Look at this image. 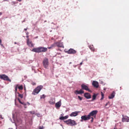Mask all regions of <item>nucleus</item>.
Instances as JSON below:
<instances>
[{
	"instance_id": "1",
	"label": "nucleus",
	"mask_w": 129,
	"mask_h": 129,
	"mask_svg": "<svg viewBox=\"0 0 129 129\" xmlns=\"http://www.w3.org/2000/svg\"><path fill=\"white\" fill-rule=\"evenodd\" d=\"M68 125H70L71 126H74L77 125V123L76 122L73 120L69 119L66 121H64Z\"/></svg>"
},
{
	"instance_id": "2",
	"label": "nucleus",
	"mask_w": 129,
	"mask_h": 129,
	"mask_svg": "<svg viewBox=\"0 0 129 129\" xmlns=\"http://www.w3.org/2000/svg\"><path fill=\"white\" fill-rule=\"evenodd\" d=\"M43 87V86L41 85L38 86L34 90L32 94L35 95L38 93Z\"/></svg>"
},
{
	"instance_id": "3",
	"label": "nucleus",
	"mask_w": 129,
	"mask_h": 129,
	"mask_svg": "<svg viewBox=\"0 0 129 129\" xmlns=\"http://www.w3.org/2000/svg\"><path fill=\"white\" fill-rule=\"evenodd\" d=\"M0 78L4 80L8 81L10 82H11V80L9 79L8 77L5 74L0 75Z\"/></svg>"
},
{
	"instance_id": "4",
	"label": "nucleus",
	"mask_w": 129,
	"mask_h": 129,
	"mask_svg": "<svg viewBox=\"0 0 129 129\" xmlns=\"http://www.w3.org/2000/svg\"><path fill=\"white\" fill-rule=\"evenodd\" d=\"M43 63L44 67L47 68L49 65L48 59L47 58H45L43 60Z\"/></svg>"
},
{
	"instance_id": "5",
	"label": "nucleus",
	"mask_w": 129,
	"mask_h": 129,
	"mask_svg": "<svg viewBox=\"0 0 129 129\" xmlns=\"http://www.w3.org/2000/svg\"><path fill=\"white\" fill-rule=\"evenodd\" d=\"M81 87L82 89H84L90 92H91V91L89 89L88 87L84 84H82L81 85Z\"/></svg>"
},
{
	"instance_id": "6",
	"label": "nucleus",
	"mask_w": 129,
	"mask_h": 129,
	"mask_svg": "<svg viewBox=\"0 0 129 129\" xmlns=\"http://www.w3.org/2000/svg\"><path fill=\"white\" fill-rule=\"evenodd\" d=\"M65 52L69 54H74L76 52V50L72 48H70L68 51H66Z\"/></svg>"
},
{
	"instance_id": "7",
	"label": "nucleus",
	"mask_w": 129,
	"mask_h": 129,
	"mask_svg": "<svg viewBox=\"0 0 129 129\" xmlns=\"http://www.w3.org/2000/svg\"><path fill=\"white\" fill-rule=\"evenodd\" d=\"M98 111L97 110H93L90 112L88 114L90 118L91 116H95L97 113Z\"/></svg>"
},
{
	"instance_id": "8",
	"label": "nucleus",
	"mask_w": 129,
	"mask_h": 129,
	"mask_svg": "<svg viewBox=\"0 0 129 129\" xmlns=\"http://www.w3.org/2000/svg\"><path fill=\"white\" fill-rule=\"evenodd\" d=\"M81 119L82 120H88L90 118V117L89 116V115H84L82 116L81 117Z\"/></svg>"
},
{
	"instance_id": "9",
	"label": "nucleus",
	"mask_w": 129,
	"mask_h": 129,
	"mask_svg": "<svg viewBox=\"0 0 129 129\" xmlns=\"http://www.w3.org/2000/svg\"><path fill=\"white\" fill-rule=\"evenodd\" d=\"M92 84L93 86L95 87L98 88L99 87V83L97 81H93L92 82Z\"/></svg>"
},
{
	"instance_id": "10",
	"label": "nucleus",
	"mask_w": 129,
	"mask_h": 129,
	"mask_svg": "<svg viewBox=\"0 0 129 129\" xmlns=\"http://www.w3.org/2000/svg\"><path fill=\"white\" fill-rule=\"evenodd\" d=\"M61 100H60L59 101L56 103L55 104V107L57 109H58L61 106Z\"/></svg>"
},
{
	"instance_id": "11",
	"label": "nucleus",
	"mask_w": 129,
	"mask_h": 129,
	"mask_svg": "<svg viewBox=\"0 0 129 129\" xmlns=\"http://www.w3.org/2000/svg\"><path fill=\"white\" fill-rule=\"evenodd\" d=\"M27 44L28 46L30 47H33L34 46V45L32 43V42L31 41H29V38L27 39Z\"/></svg>"
},
{
	"instance_id": "12",
	"label": "nucleus",
	"mask_w": 129,
	"mask_h": 129,
	"mask_svg": "<svg viewBox=\"0 0 129 129\" xmlns=\"http://www.w3.org/2000/svg\"><path fill=\"white\" fill-rule=\"evenodd\" d=\"M56 46L58 47H64L62 43L60 42H56Z\"/></svg>"
},
{
	"instance_id": "13",
	"label": "nucleus",
	"mask_w": 129,
	"mask_h": 129,
	"mask_svg": "<svg viewBox=\"0 0 129 129\" xmlns=\"http://www.w3.org/2000/svg\"><path fill=\"white\" fill-rule=\"evenodd\" d=\"M55 99L51 98L49 101V103L51 105H53L55 104Z\"/></svg>"
},
{
	"instance_id": "14",
	"label": "nucleus",
	"mask_w": 129,
	"mask_h": 129,
	"mask_svg": "<svg viewBox=\"0 0 129 129\" xmlns=\"http://www.w3.org/2000/svg\"><path fill=\"white\" fill-rule=\"evenodd\" d=\"M79 112V111H75L72 112L70 115L71 117L76 116L78 115V113Z\"/></svg>"
},
{
	"instance_id": "15",
	"label": "nucleus",
	"mask_w": 129,
	"mask_h": 129,
	"mask_svg": "<svg viewBox=\"0 0 129 129\" xmlns=\"http://www.w3.org/2000/svg\"><path fill=\"white\" fill-rule=\"evenodd\" d=\"M40 52H45L47 50V48L46 47H40Z\"/></svg>"
},
{
	"instance_id": "16",
	"label": "nucleus",
	"mask_w": 129,
	"mask_h": 129,
	"mask_svg": "<svg viewBox=\"0 0 129 129\" xmlns=\"http://www.w3.org/2000/svg\"><path fill=\"white\" fill-rule=\"evenodd\" d=\"M84 96L87 99H89L91 98L90 94L88 93H85L84 94Z\"/></svg>"
},
{
	"instance_id": "17",
	"label": "nucleus",
	"mask_w": 129,
	"mask_h": 129,
	"mask_svg": "<svg viewBox=\"0 0 129 129\" xmlns=\"http://www.w3.org/2000/svg\"><path fill=\"white\" fill-rule=\"evenodd\" d=\"M32 51L36 53H39L40 52L39 47L37 48H34L33 49Z\"/></svg>"
},
{
	"instance_id": "18",
	"label": "nucleus",
	"mask_w": 129,
	"mask_h": 129,
	"mask_svg": "<svg viewBox=\"0 0 129 129\" xmlns=\"http://www.w3.org/2000/svg\"><path fill=\"white\" fill-rule=\"evenodd\" d=\"M115 92L113 91L112 93L109 96V98L110 99H112L113 98L115 95Z\"/></svg>"
},
{
	"instance_id": "19",
	"label": "nucleus",
	"mask_w": 129,
	"mask_h": 129,
	"mask_svg": "<svg viewBox=\"0 0 129 129\" xmlns=\"http://www.w3.org/2000/svg\"><path fill=\"white\" fill-rule=\"evenodd\" d=\"M122 121L123 122H129V118L123 117L122 118Z\"/></svg>"
},
{
	"instance_id": "20",
	"label": "nucleus",
	"mask_w": 129,
	"mask_h": 129,
	"mask_svg": "<svg viewBox=\"0 0 129 129\" xmlns=\"http://www.w3.org/2000/svg\"><path fill=\"white\" fill-rule=\"evenodd\" d=\"M76 94H82L84 93V91L82 90H80L79 91L76 90L75 92Z\"/></svg>"
},
{
	"instance_id": "21",
	"label": "nucleus",
	"mask_w": 129,
	"mask_h": 129,
	"mask_svg": "<svg viewBox=\"0 0 129 129\" xmlns=\"http://www.w3.org/2000/svg\"><path fill=\"white\" fill-rule=\"evenodd\" d=\"M68 117V115H66L64 117H61L59 118V119L61 120H63L67 119Z\"/></svg>"
},
{
	"instance_id": "22",
	"label": "nucleus",
	"mask_w": 129,
	"mask_h": 129,
	"mask_svg": "<svg viewBox=\"0 0 129 129\" xmlns=\"http://www.w3.org/2000/svg\"><path fill=\"white\" fill-rule=\"evenodd\" d=\"M89 48L90 49L93 51H94L95 49L93 47V45H90L89 46Z\"/></svg>"
},
{
	"instance_id": "23",
	"label": "nucleus",
	"mask_w": 129,
	"mask_h": 129,
	"mask_svg": "<svg viewBox=\"0 0 129 129\" xmlns=\"http://www.w3.org/2000/svg\"><path fill=\"white\" fill-rule=\"evenodd\" d=\"M97 96V95L95 94H94L92 96V100H94L95 99L96 97Z\"/></svg>"
},
{
	"instance_id": "24",
	"label": "nucleus",
	"mask_w": 129,
	"mask_h": 129,
	"mask_svg": "<svg viewBox=\"0 0 129 129\" xmlns=\"http://www.w3.org/2000/svg\"><path fill=\"white\" fill-rule=\"evenodd\" d=\"M17 93L18 94V96L20 97L21 98H22L23 97V95L22 94H20L18 92Z\"/></svg>"
},
{
	"instance_id": "25",
	"label": "nucleus",
	"mask_w": 129,
	"mask_h": 129,
	"mask_svg": "<svg viewBox=\"0 0 129 129\" xmlns=\"http://www.w3.org/2000/svg\"><path fill=\"white\" fill-rule=\"evenodd\" d=\"M35 114L38 117H40L42 116V115L39 113H36Z\"/></svg>"
},
{
	"instance_id": "26",
	"label": "nucleus",
	"mask_w": 129,
	"mask_h": 129,
	"mask_svg": "<svg viewBox=\"0 0 129 129\" xmlns=\"http://www.w3.org/2000/svg\"><path fill=\"white\" fill-rule=\"evenodd\" d=\"M51 46L52 47V48L56 46V42L55 43H54L52 44V45H51Z\"/></svg>"
},
{
	"instance_id": "27",
	"label": "nucleus",
	"mask_w": 129,
	"mask_h": 129,
	"mask_svg": "<svg viewBox=\"0 0 129 129\" xmlns=\"http://www.w3.org/2000/svg\"><path fill=\"white\" fill-rule=\"evenodd\" d=\"M45 97V95L43 94L41 96V99H44Z\"/></svg>"
},
{
	"instance_id": "28",
	"label": "nucleus",
	"mask_w": 129,
	"mask_h": 129,
	"mask_svg": "<svg viewBox=\"0 0 129 129\" xmlns=\"http://www.w3.org/2000/svg\"><path fill=\"white\" fill-rule=\"evenodd\" d=\"M18 87L20 90H22L23 88V87L22 86H18Z\"/></svg>"
},
{
	"instance_id": "29",
	"label": "nucleus",
	"mask_w": 129,
	"mask_h": 129,
	"mask_svg": "<svg viewBox=\"0 0 129 129\" xmlns=\"http://www.w3.org/2000/svg\"><path fill=\"white\" fill-rule=\"evenodd\" d=\"M28 112L30 113L31 114H34L35 113V112L34 111H30L29 112Z\"/></svg>"
},
{
	"instance_id": "30",
	"label": "nucleus",
	"mask_w": 129,
	"mask_h": 129,
	"mask_svg": "<svg viewBox=\"0 0 129 129\" xmlns=\"http://www.w3.org/2000/svg\"><path fill=\"white\" fill-rule=\"evenodd\" d=\"M18 85H16V86L15 87V92H16L17 91V89L18 87Z\"/></svg>"
},
{
	"instance_id": "31",
	"label": "nucleus",
	"mask_w": 129,
	"mask_h": 129,
	"mask_svg": "<svg viewBox=\"0 0 129 129\" xmlns=\"http://www.w3.org/2000/svg\"><path fill=\"white\" fill-rule=\"evenodd\" d=\"M21 104L23 105L24 106H26L27 105V104L25 103L24 102H22V103H21Z\"/></svg>"
},
{
	"instance_id": "32",
	"label": "nucleus",
	"mask_w": 129,
	"mask_h": 129,
	"mask_svg": "<svg viewBox=\"0 0 129 129\" xmlns=\"http://www.w3.org/2000/svg\"><path fill=\"white\" fill-rule=\"evenodd\" d=\"M12 115H13L12 118H13V120H14V121H15V118H14V117H15V115H14V114H13Z\"/></svg>"
},
{
	"instance_id": "33",
	"label": "nucleus",
	"mask_w": 129,
	"mask_h": 129,
	"mask_svg": "<svg viewBox=\"0 0 129 129\" xmlns=\"http://www.w3.org/2000/svg\"><path fill=\"white\" fill-rule=\"evenodd\" d=\"M78 97L80 100L81 101L82 100V98L80 96H78Z\"/></svg>"
},
{
	"instance_id": "34",
	"label": "nucleus",
	"mask_w": 129,
	"mask_h": 129,
	"mask_svg": "<svg viewBox=\"0 0 129 129\" xmlns=\"http://www.w3.org/2000/svg\"><path fill=\"white\" fill-rule=\"evenodd\" d=\"M18 101L20 103V104H21V103H22V102H21V101L20 100V99H19V98H18Z\"/></svg>"
},
{
	"instance_id": "35",
	"label": "nucleus",
	"mask_w": 129,
	"mask_h": 129,
	"mask_svg": "<svg viewBox=\"0 0 129 129\" xmlns=\"http://www.w3.org/2000/svg\"><path fill=\"white\" fill-rule=\"evenodd\" d=\"M43 126H40L39 127V129H43Z\"/></svg>"
},
{
	"instance_id": "36",
	"label": "nucleus",
	"mask_w": 129,
	"mask_h": 129,
	"mask_svg": "<svg viewBox=\"0 0 129 129\" xmlns=\"http://www.w3.org/2000/svg\"><path fill=\"white\" fill-rule=\"evenodd\" d=\"M31 84L33 85H34L36 84V83L34 82H32Z\"/></svg>"
},
{
	"instance_id": "37",
	"label": "nucleus",
	"mask_w": 129,
	"mask_h": 129,
	"mask_svg": "<svg viewBox=\"0 0 129 129\" xmlns=\"http://www.w3.org/2000/svg\"><path fill=\"white\" fill-rule=\"evenodd\" d=\"M101 95L102 96H104V94L102 92H101Z\"/></svg>"
},
{
	"instance_id": "38",
	"label": "nucleus",
	"mask_w": 129,
	"mask_h": 129,
	"mask_svg": "<svg viewBox=\"0 0 129 129\" xmlns=\"http://www.w3.org/2000/svg\"><path fill=\"white\" fill-rule=\"evenodd\" d=\"M0 118H1L2 119H3V118L2 117V115H0Z\"/></svg>"
},
{
	"instance_id": "39",
	"label": "nucleus",
	"mask_w": 129,
	"mask_h": 129,
	"mask_svg": "<svg viewBox=\"0 0 129 129\" xmlns=\"http://www.w3.org/2000/svg\"><path fill=\"white\" fill-rule=\"evenodd\" d=\"M109 103H110L109 102H108L107 104H106V105H105V106H106Z\"/></svg>"
},
{
	"instance_id": "40",
	"label": "nucleus",
	"mask_w": 129,
	"mask_h": 129,
	"mask_svg": "<svg viewBox=\"0 0 129 129\" xmlns=\"http://www.w3.org/2000/svg\"><path fill=\"white\" fill-rule=\"evenodd\" d=\"M90 118H91L92 119L91 120V122H92L93 121V118L92 117L91 118L90 117Z\"/></svg>"
},
{
	"instance_id": "41",
	"label": "nucleus",
	"mask_w": 129,
	"mask_h": 129,
	"mask_svg": "<svg viewBox=\"0 0 129 129\" xmlns=\"http://www.w3.org/2000/svg\"><path fill=\"white\" fill-rule=\"evenodd\" d=\"M52 48V47L51 46H50L48 47V49H50L51 48Z\"/></svg>"
},
{
	"instance_id": "42",
	"label": "nucleus",
	"mask_w": 129,
	"mask_h": 129,
	"mask_svg": "<svg viewBox=\"0 0 129 129\" xmlns=\"http://www.w3.org/2000/svg\"><path fill=\"white\" fill-rule=\"evenodd\" d=\"M12 3L13 4H14L16 3V2H12Z\"/></svg>"
},
{
	"instance_id": "43",
	"label": "nucleus",
	"mask_w": 129,
	"mask_h": 129,
	"mask_svg": "<svg viewBox=\"0 0 129 129\" xmlns=\"http://www.w3.org/2000/svg\"><path fill=\"white\" fill-rule=\"evenodd\" d=\"M83 61H82V62H81L80 63V65H81L82 64V63H83Z\"/></svg>"
},
{
	"instance_id": "44",
	"label": "nucleus",
	"mask_w": 129,
	"mask_h": 129,
	"mask_svg": "<svg viewBox=\"0 0 129 129\" xmlns=\"http://www.w3.org/2000/svg\"><path fill=\"white\" fill-rule=\"evenodd\" d=\"M27 103L28 105H30V104L28 102H27Z\"/></svg>"
},
{
	"instance_id": "45",
	"label": "nucleus",
	"mask_w": 129,
	"mask_h": 129,
	"mask_svg": "<svg viewBox=\"0 0 129 129\" xmlns=\"http://www.w3.org/2000/svg\"><path fill=\"white\" fill-rule=\"evenodd\" d=\"M0 45H1V46H2L4 48V46L2 44H0Z\"/></svg>"
},
{
	"instance_id": "46",
	"label": "nucleus",
	"mask_w": 129,
	"mask_h": 129,
	"mask_svg": "<svg viewBox=\"0 0 129 129\" xmlns=\"http://www.w3.org/2000/svg\"><path fill=\"white\" fill-rule=\"evenodd\" d=\"M100 83L102 84H103V82L102 81H101V82Z\"/></svg>"
},
{
	"instance_id": "47",
	"label": "nucleus",
	"mask_w": 129,
	"mask_h": 129,
	"mask_svg": "<svg viewBox=\"0 0 129 129\" xmlns=\"http://www.w3.org/2000/svg\"><path fill=\"white\" fill-rule=\"evenodd\" d=\"M103 98H104V96H102V97L101 99V100H102L103 99Z\"/></svg>"
},
{
	"instance_id": "48",
	"label": "nucleus",
	"mask_w": 129,
	"mask_h": 129,
	"mask_svg": "<svg viewBox=\"0 0 129 129\" xmlns=\"http://www.w3.org/2000/svg\"><path fill=\"white\" fill-rule=\"evenodd\" d=\"M2 14V13L1 12H0V16Z\"/></svg>"
},
{
	"instance_id": "49",
	"label": "nucleus",
	"mask_w": 129,
	"mask_h": 129,
	"mask_svg": "<svg viewBox=\"0 0 129 129\" xmlns=\"http://www.w3.org/2000/svg\"><path fill=\"white\" fill-rule=\"evenodd\" d=\"M76 65H73V67H75V68L76 67Z\"/></svg>"
},
{
	"instance_id": "50",
	"label": "nucleus",
	"mask_w": 129,
	"mask_h": 129,
	"mask_svg": "<svg viewBox=\"0 0 129 129\" xmlns=\"http://www.w3.org/2000/svg\"><path fill=\"white\" fill-rule=\"evenodd\" d=\"M106 88H104V90H106Z\"/></svg>"
},
{
	"instance_id": "51",
	"label": "nucleus",
	"mask_w": 129,
	"mask_h": 129,
	"mask_svg": "<svg viewBox=\"0 0 129 129\" xmlns=\"http://www.w3.org/2000/svg\"><path fill=\"white\" fill-rule=\"evenodd\" d=\"M8 1V0H3V1Z\"/></svg>"
},
{
	"instance_id": "52",
	"label": "nucleus",
	"mask_w": 129,
	"mask_h": 129,
	"mask_svg": "<svg viewBox=\"0 0 129 129\" xmlns=\"http://www.w3.org/2000/svg\"><path fill=\"white\" fill-rule=\"evenodd\" d=\"M27 29V28H25L24 29V30H26Z\"/></svg>"
},
{
	"instance_id": "53",
	"label": "nucleus",
	"mask_w": 129,
	"mask_h": 129,
	"mask_svg": "<svg viewBox=\"0 0 129 129\" xmlns=\"http://www.w3.org/2000/svg\"><path fill=\"white\" fill-rule=\"evenodd\" d=\"M24 107L25 108H27V107L26 106H24Z\"/></svg>"
},
{
	"instance_id": "54",
	"label": "nucleus",
	"mask_w": 129,
	"mask_h": 129,
	"mask_svg": "<svg viewBox=\"0 0 129 129\" xmlns=\"http://www.w3.org/2000/svg\"><path fill=\"white\" fill-rule=\"evenodd\" d=\"M83 120H82V119H81V122H82V121H83Z\"/></svg>"
},
{
	"instance_id": "55",
	"label": "nucleus",
	"mask_w": 129,
	"mask_h": 129,
	"mask_svg": "<svg viewBox=\"0 0 129 129\" xmlns=\"http://www.w3.org/2000/svg\"><path fill=\"white\" fill-rule=\"evenodd\" d=\"M28 36H26V38H28Z\"/></svg>"
},
{
	"instance_id": "56",
	"label": "nucleus",
	"mask_w": 129,
	"mask_h": 129,
	"mask_svg": "<svg viewBox=\"0 0 129 129\" xmlns=\"http://www.w3.org/2000/svg\"><path fill=\"white\" fill-rule=\"evenodd\" d=\"M14 44H16L17 43L16 42H14Z\"/></svg>"
},
{
	"instance_id": "57",
	"label": "nucleus",
	"mask_w": 129,
	"mask_h": 129,
	"mask_svg": "<svg viewBox=\"0 0 129 129\" xmlns=\"http://www.w3.org/2000/svg\"><path fill=\"white\" fill-rule=\"evenodd\" d=\"M71 63H72V62H70L69 63H70V64H71Z\"/></svg>"
},
{
	"instance_id": "58",
	"label": "nucleus",
	"mask_w": 129,
	"mask_h": 129,
	"mask_svg": "<svg viewBox=\"0 0 129 129\" xmlns=\"http://www.w3.org/2000/svg\"><path fill=\"white\" fill-rule=\"evenodd\" d=\"M61 125V126H62V125L61 124V125Z\"/></svg>"
},
{
	"instance_id": "59",
	"label": "nucleus",
	"mask_w": 129,
	"mask_h": 129,
	"mask_svg": "<svg viewBox=\"0 0 129 129\" xmlns=\"http://www.w3.org/2000/svg\"><path fill=\"white\" fill-rule=\"evenodd\" d=\"M88 127H89H89H89V126H88Z\"/></svg>"
},
{
	"instance_id": "60",
	"label": "nucleus",
	"mask_w": 129,
	"mask_h": 129,
	"mask_svg": "<svg viewBox=\"0 0 129 129\" xmlns=\"http://www.w3.org/2000/svg\"><path fill=\"white\" fill-rule=\"evenodd\" d=\"M37 38V37L36 38Z\"/></svg>"
},
{
	"instance_id": "61",
	"label": "nucleus",
	"mask_w": 129,
	"mask_h": 129,
	"mask_svg": "<svg viewBox=\"0 0 129 129\" xmlns=\"http://www.w3.org/2000/svg\"><path fill=\"white\" fill-rule=\"evenodd\" d=\"M127 117L128 118V117Z\"/></svg>"
},
{
	"instance_id": "62",
	"label": "nucleus",
	"mask_w": 129,
	"mask_h": 129,
	"mask_svg": "<svg viewBox=\"0 0 129 129\" xmlns=\"http://www.w3.org/2000/svg\"><path fill=\"white\" fill-rule=\"evenodd\" d=\"M45 22H46V21H45Z\"/></svg>"
}]
</instances>
